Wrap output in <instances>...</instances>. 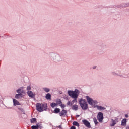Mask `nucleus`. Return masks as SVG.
Listing matches in <instances>:
<instances>
[{"label": "nucleus", "mask_w": 129, "mask_h": 129, "mask_svg": "<svg viewBox=\"0 0 129 129\" xmlns=\"http://www.w3.org/2000/svg\"><path fill=\"white\" fill-rule=\"evenodd\" d=\"M68 93L69 96H71L72 98H74V100H73V102L74 101H77V98L78 97V95L79 94V91L78 90H75L74 91H68Z\"/></svg>", "instance_id": "1"}, {"label": "nucleus", "mask_w": 129, "mask_h": 129, "mask_svg": "<svg viewBox=\"0 0 129 129\" xmlns=\"http://www.w3.org/2000/svg\"><path fill=\"white\" fill-rule=\"evenodd\" d=\"M79 103L83 110H86V109L88 108V104H87V102H86V100L80 99L79 100Z\"/></svg>", "instance_id": "2"}, {"label": "nucleus", "mask_w": 129, "mask_h": 129, "mask_svg": "<svg viewBox=\"0 0 129 129\" xmlns=\"http://www.w3.org/2000/svg\"><path fill=\"white\" fill-rule=\"evenodd\" d=\"M47 108V105L41 103L36 104V109L37 111H39V112H42V111H44V110H46Z\"/></svg>", "instance_id": "3"}, {"label": "nucleus", "mask_w": 129, "mask_h": 129, "mask_svg": "<svg viewBox=\"0 0 129 129\" xmlns=\"http://www.w3.org/2000/svg\"><path fill=\"white\" fill-rule=\"evenodd\" d=\"M97 119L99 122H102V120H103V113L101 112H99L97 115Z\"/></svg>", "instance_id": "4"}, {"label": "nucleus", "mask_w": 129, "mask_h": 129, "mask_svg": "<svg viewBox=\"0 0 129 129\" xmlns=\"http://www.w3.org/2000/svg\"><path fill=\"white\" fill-rule=\"evenodd\" d=\"M86 98L90 105H93V104L95 103V102H94V101L92 99L89 97V96H86Z\"/></svg>", "instance_id": "5"}, {"label": "nucleus", "mask_w": 129, "mask_h": 129, "mask_svg": "<svg viewBox=\"0 0 129 129\" xmlns=\"http://www.w3.org/2000/svg\"><path fill=\"white\" fill-rule=\"evenodd\" d=\"M82 122L86 126V127H88V128H90L91 127V126L90 125V123L87 121V120H83Z\"/></svg>", "instance_id": "6"}, {"label": "nucleus", "mask_w": 129, "mask_h": 129, "mask_svg": "<svg viewBox=\"0 0 129 129\" xmlns=\"http://www.w3.org/2000/svg\"><path fill=\"white\" fill-rule=\"evenodd\" d=\"M117 122H118V120L117 119H116L115 120L112 119L110 126H114V125H115V124H116V123H117Z\"/></svg>", "instance_id": "7"}, {"label": "nucleus", "mask_w": 129, "mask_h": 129, "mask_svg": "<svg viewBox=\"0 0 129 129\" xmlns=\"http://www.w3.org/2000/svg\"><path fill=\"white\" fill-rule=\"evenodd\" d=\"M67 114V111L63 109L60 112H59L60 116H64V115H66Z\"/></svg>", "instance_id": "8"}, {"label": "nucleus", "mask_w": 129, "mask_h": 129, "mask_svg": "<svg viewBox=\"0 0 129 129\" xmlns=\"http://www.w3.org/2000/svg\"><path fill=\"white\" fill-rule=\"evenodd\" d=\"M27 94L29 97H31V98H33V97H35V95L33 93V92L31 91H29L27 92Z\"/></svg>", "instance_id": "9"}, {"label": "nucleus", "mask_w": 129, "mask_h": 129, "mask_svg": "<svg viewBox=\"0 0 129 129\" xmlns=\"http://www.w3.org/2000/svg\"><path fill=\"white\" fill-rule=\"evenodd\" d=\"M126 122H127V121L126 120V119H123L121 121V125L122 126H126Z\"/></svg>", "instance_id": "10"}, {"label": "nucleus", "mask_w": 129, "mask_h": 129, "mask_svg": "<svg viewBox=\"0 0 129 129\" xmlns=\"http://www.w3.org/2000/svg\"><path fill=\"white\" fill-rule=\"evenodd\" d=\"M13 100L14 106H16V105H20V102H19L18 100L15 99H13Z\"/></svg>", "instance_id": "11"}, {"label": "nucleus", "mask_w": 129, "mask_h": 129, "mask_svg": "<svg viewBox=\"0 0 129 129\" xmlns=\"http://www.w3.org/2000/svg\"><path fill=\"white\" fill-rule=\"evenodd\" d=\"M22 93H20V94H17L15 95V98L16 99H20V98L22 97Z\"/></svg>", "instance_id": "12"}, {"label": "nucleus", "mask_w": 129, "mask_h": 129, "mask_svg": "<svg viewBox=\"0 0 129 129\" xmlns=\"http://www.w3.org/2000/svg\"><path fill=\"white\" fill-rule=\"evenodd\" d=\"M72 109L73 110H78V106L77 105H74L72 106Z\"/></svg>", "instance_id": "13"}, {"label": "nucleus", "mask_w": 129, "mask_h": 129, "mask_svg": "<svg viewBox=\"0 0 129 129\" xmlns=\"http://www.w3.org/2000/svg\"><path fill=\"white\" fill-rule=\"evenodd\" d=\"M51 94H50L49 93L47 94L45 96V98L48 100H51Z\"/></svg>", "instance_id": "14"}, {"label": "nucleus", "mask_w": 129, "mask_h": 129, "mask_svg": "<svg viewBox=\"0 0 129 129\" xmlns=\"http://www.w3.org/2000/svg\"><path fill=\"white\" fill-rule=\"evenodd\" d=\"M97 108L99 110H104V109H105V107H103L101 106H97Z\"/></svg>", "instance_id": "15"}, {"label": "nucleus", "mask_w": 129, "mask_h": 129, "mask_svg": "<svg viewBox=\"0 0 129 129\" xmlns=\"http://www.w3.org/2000/svg\"><path fill=\"white\" fill-rule=\"evenodd\" d=\"M60 110H61L59 108H55L53 112L54 113H59V112H60Z\"/></svg>", "instance_id": "16"}, {"label": "nucleus", "mask_w": 129, "mask_h": 129, "mask_svg": "<svg viewBox=\"0 0 129 129\" xmlns=\"http://www.w3.org/2000/svg\"><path fill=\"white\" fill-rule=\"evenodd\" d=\"M56 104L57 105L58 104V105H60V104H62V101L61 100V99H58L56 100Z\"/></svg>", "instance_id": "17"}, {"label": "nucleus", "mask_w": 129, "mask_h": 129, "mask_svg": "<svg viewBox=\"0 0 129 129\" xmlns=\"http://www.w3.org/2000/svg\"><path fill=\"white\" fill-rule=\"evenodd\" d=\"M31 123H35V122H37V119L36 118H33L30 120Z\"/></svg>", "instance_id": "18"}, {"label": "nucleus", "mask_w": 129, "mask_h": 129, "mask_svg": "<svg viewBox=\"0 0 129 129\" xmlns=\"http://www.w3.org/2000/svg\"><path fill=\"white\" fill-rule=\"evenodd\" d=\"M73 124L75 125V126H78V127H79V124L77 121H74L73 122Z\"/></svg>", "instance_id": "19"}, {"label": "nucleus", "mask_w": 129, "mask_h": 129, "mask_svg": "<svg viewBox=\"0 0 129 129\" xmlns=\"http://www.w3.org/2000/svg\"><path fill=\"white\" fill-rule=\"evenodd\" d=\"M50 106L52 107V108H54L55 106H57V104L55 103H51Z\"/></svg>", "instance_id": "20"}, {"label": "nucleus", "mask_w": 129, "mask_h": 129, "mask_svg": "<svg viewBox=\"0 0 129 129\" xmlns=\"http://www.w3.org/2000/svg\"><path fill=\"white\" fill-rule=\"evenodd\" d=\"M32 129H39V126L38 125H33L31 126Z\"/></svg>", "instance_id": "21"}, {"label": "nucleus", "mask_w": 129, "mask_h": 129, "mask_svg": "<svg viewBox=\"0 0 129 129\" xmlns=\"http://www.w3.org/2000/svg\"><path fill=\"white\" fill-rule=\"evenodd\" d=\"M43 90L45 91V92H49L50 91V89L47 88H44Z\"/></svg>", "instance_id": "22"}, {"label": "nucleus", "mask_w": 129, "mask_h": 129, "mask_svg": "<svg viewBox=\"0 0 129 129\" xmlns=\"http://www.w3.org/2000/svg\"><path fill=\"white\" fill-rule=\"evenodd\" d=\"M16 91L17 93H19V94L21 93V92L23 93V91H22V90H21V89H18Z\"/></svg>", "instance_id": "23"}, {"label": "nucleus", "mask_w": 129, "mask_h": 129, "mask_svg": "<svg viewBox=\"0 0 129 129\" xmlns=\"http://www.w3.org/2000/svg\"><path fill=\"white\" fill-rule=\"evenodd\" d=\"M60 106L61 107V108H65V105L63 104H60Z\"/></svg>", "instance_id": "24"}, {"label": "nucleus", "mask_w": 129, "mask_h": 129, "mask_svg": "<svg viewBox=\"0 0 129 129\" xmlns=\"http://www.w3.org/2000/svg\"><path fill=\"white\" fill-rule=\"evenodd\" d=\"M94 121L95 124H98V122H97V120L94 119Z\"/></svg>", "instance_id": "25"}, {"label": "nucleus", "mask_w": 129, "mask_h": 129, "mask_svg": "<svg viewBox=\"0 0 129 129\" xmlns=\"http://www.w3.org/2000/svg\"><path fill=\"white\" fill-rule=\"evenodd\" d=\"M68 105H72V103H71V102L68 101L67 103Z\"/></svg>", "instance_id": "26"}, {"label": "nucleus", "mask_w": 129, "mask_h": 129, "mask_svg": "<svg viewBox=\"0 0 129 129\" xmlns=\"http://www.w3.org/2000/svg\"><path fill=\"white\" fill-rule=\"evenodd\" d=\"M27 90H31V86H28L27 88Z\"/></svg>", "instance_id": "27"}, {"label": "nucleus", "mask_w": 129, "mask_h": 129, "mask_svg": "<svg viewBox=\"0 0 129 129\" xmlns=\"http://www.w3.org/2000/svg\"><path fill=\"white\" fill-rule=\"evenodd\" d=\"M70 129H76V127H75V126H72V127H71Z\"/></svg>", "instance_id": "28"}, {"label": "nucleus", "mask_w": 129, "mask_h": 129, "mask_svg": "<svg viewBox=\"0 0 129 129\" xmlns=\"http://www.w3.org/2000/svg\"><path fill=\"white\" fill-rule=\"evenodd\" d=\"M125 117H126V118H127L128 117V114H125Z\"/></svg>", "instance_id": "29"}, {"label": "nucleus", "mask_w": 129, "mask_h": 129, "mask_svg": "<svg viewBox=\"0 0 129 129\" xmlns=\"http://www.w3.org/2000/svg\"><path fill=\"white\" fill-rule=\"evenodd\" d=\"M93 68V69H95V68H96V66H94Z\"/></svg>", "instance_id": "30"}, {"label": "nucleus", "mask_w": 129, "mask_h": 129, "mask_svg": "<svg viewBox=\"0 0 129 129\" xmlns=\"http://www.w3.org/2000/svg\"><path fill=\"white\" fill-rule=\"evenodd\" d=\"M77 117H79V115L77 116Z\"/></svg>", "instance_id": "31"}]
</instances>
